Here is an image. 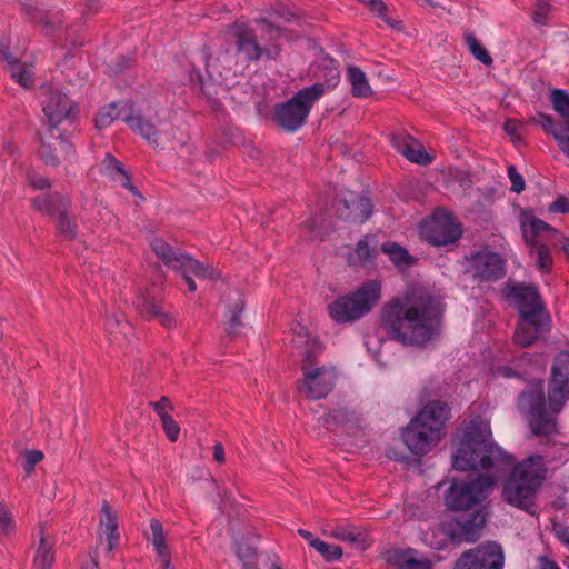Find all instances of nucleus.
<instances>
[{
	"instance_id": "obj_10",
	"label": "nucleus",
	"mask_w": 569,
	"mask_h": 569,
	"mask_svg": "<svg viewBox=\"0 0 569 569\" xmlns=\"http://www.w3.org/2000/svg\"><path fill=\"white\" fill-rule=\"evenodd\" d=\"M227 33L234 39L238 52L243 53L248 61H258L263 56L268 59H277L280 54L281 49L278 44L262 48L256 31L243 22L237 21L228 26Z\"/></svg>"
},
{
	"instance_id": "obj_58",
	"label": "nucleus",
	"mask_w": 569,
	"mask_h": 569,
	"mask_svg": "<svg viewBox=\"0 0 569 569\" xmlns=\"http://www.w3.org/2000/svg\"><path fill=\"white\" fill-rule=\"evenodd\" d=\"M550 102L552 107H569V93L562 89L550 91Z\"/></svg>"
},
{
	"instance_id": "obj_59",
	"label": "nucleus",
	"mask_w": 569,
	"mask_h": 569,
	"mask_svg": "<svg viewBox=\"0 0 569 569\" xmlns=\"http://www.w3.org/2000/svg\"><path fill=\"white\" fill-rule=\"evenodd\" d=\"M237 556L242 561V566L246 561L257 562V550L248 545H240L237 549Z\"/></svg>"
},
{
	"instance_id": "obj_3",
	"label": "nucleus",
	"mask_w": 569,
	"mask_h": 569,
	"mask_svg": "<svg viewBox=\"0 0 569 569\" xmlns=\"http://www.w3.org/2000/svg\"><path fill=\"white\" fill-rule=\"evenodd\" d=\"M515 459L492 441L487 421L471 420L463 429L458 449L452 456V466L457 470H488L495 467L512 466Z\"/></svg>"
},
{
	"instance_id": "obj_56",
	"label": "nucleus",
	"mask_w": 569,
	"mask_h": 569,
	"mask_svg": "<svg viewBox=\"0 0 569 569\" xmlns=\"http://www.w3.org/2000/svg\"><path fill=\"white\" fill-rule=\"evenodd\" d=\"M38 153L46 164L52 167H57L59 164L58 157L53 154L51 147L43 141L40 143Z\"/></svg>"
},
{
	"instance_id": "obj_11",
	"label": "nucleus",
	"mask_w": 569,
	"mask_h": 569,
	"mask_svg": "<svg viewBox=\"0 0 569 569\" xmlns=\"http://www.w3.org/2000/svg\"><path fill=\"white\" fill-rule=\"evenodd\" d=\"M505 555L497 542H486L465 551L453 569H503Z\"/></svg>"
},
{
	"instance_id": "obj_36",
	"label": "nucleus",
	"mask_w": 569,
	"mask_h": 569,
	"mask_svg": "<svg viewBox=\"0 0 569 569\" xmlns=\"http://www.w3.org/2000/svg\"><path fill=\"white\" fill-rule=\"evenodd\" d=\"M41 94L46 98L47 107H77V102H72L70 97L60 88L52 84L41 87Z\"/></svg>"
},
{
	"instance_id": "obj_63",
	"label": "nucleus",
	"mask_w": 569,
	"mask_h": 569,
	"mask_svg": "<svg viewBox=\"0 0 569 569\" xmlns=\"http://www.w3.org/2000/svg\"><path fill=\"white\" fill-rule=\"evenodd\" d=\"M549 210L556 213H569V199L565 196H559L550 204Z\"/></svg>"
},
{
	"instance_id": "obj_61",
	"label": "nucleus",
	"mask_w": 569,
	"mask_h": 569,
	"mask_svg": "<svg viewBox=\"0 0 569 569\" xmlns=\"http://www.w3.org/2000/svg\"><path fill=\"white\" fill-rule=\"evenodd\" d=\"M522 127L523 124L521 122L513 119H507L503 124L505 131L511 137L513 141L520 138V130Z\"/></svg>"
},
{
	"instance_id": "obj_54",
	"label": "nucleus",
	"mask_w": 569,
	"mask_h": 569,
	"mask_svg": "<svg viewBox=\"0 0 569 569\" xmlns=\"http://www.w3.org/2000/svg\"><path fill=\"white\" fill-rule=\"evenodd\" d=\"M43 452L40 450H26L24 460H26V472L27 475H31L34 470L37 463H39L43 459Z\"/></svg>"
},
{
	"instance_id": "obj_5",
	"label": "nucleus",
	"mask_w": 569,
	"mask_h": 569,
	"mask_svg": "<svg viewBox=\"0 0 569 569\" xmlns=\"http://www.w3.org/2000/svg\"><path fill=\"white\" fill-rule=\"evenodd\" d=\"M381 297V283L367 280L356 290L339 296L327 307L329 317L338 325L352 323L368 315Z\"/></svg>"
},
{
	"instance_id": "obj_13",
	"label": "nucleus",
	"mask_w": 569,
	"mask_h": 569,
	"mask_svg": "<svg viewBox=\"0 0 569 569\" xmlns=\"http://www.w3.org/2000/svg\"><path fill=\"white\" fill-rule=\"evenodd\" d=\"M473 278L479 281H497L506 274V261L501 254L482 250L467 257Z\"/></svg>"
},
{
	"instance_id": "obj_30",
	"label": "nucleus",
	"mask_w": 569,
	"mask_h": 569,
	"mask_svg": "<svg viewBox=\"0 0 569 569\" xmlns=\"http://www.w3.org/2000/svg\"><path fill=\"white\" fill-rule=\"evenodd\" d=\"M69 207L70 200L60 202L56 229L64 240L71 241L76 239L78 228L76 220L69 216Z\"/></svg>"
},
{
	"instance_id": "obj_1",
	"label": "nucleus",
	"mask_w": 569,
	"mask_h": 569,
	"mask_svg": "<svg viewBox=\"0 0 569 569\" xmlns=\"http://www.w3.org/2000/svg\"><path fill=\"white\" fill-rule=\"evenodd\" d=\"M569 400V351H560L553 359L548 379L547 398L542 380L532 381L517 399L519 412L523 416L533 436L547 447L560 445L551 438L559 435L557 416Z\"/></svg>"
},
{
	"instance_id": "obj_41",
	"label": "nucleus",
	"mask_w": 569,
	"mask_h": 569,
	"mask_svg": "<svg viewBox=\"0 0 569 569\" xmlns=\"http://www.w3.org/2000/svg\"><path fill=\"white\" fill-rule=\"evenodd\" d=\"M465 42L469 51L477 60H479L487 67L493 63V59L491 58L488 50L480 43V41L471 32L465 33Z\"/></svg>"
},
{
	"instance_id": "obj_42",
	"label": "nucleus",
	"mask_w": 569,
	"mask_h": 569,
	"mask_svg": "<svg viewBox=\"0 0 569 569\" xmlns=\"http://www.w3.org/2000/svg\"><path fill=\"white\" fill-rule=\"evenodd\" d=\"M78 109H43L48 126L57 128L62 122L72 123Z\"/></svg>"
},
{
	"instance_id": "obj_40",
	"label": "nucleus",
	"mask_w": 569,
	"mask_h": 569,
	"mask_svg": "<svg viewBox=\"0 0 569 569\" xmlns=\"http://www.w3.org/2000/svg\"><path fill=\"white\" fill-rule=\"evenodd\" d=\"M254 22L260 26L261 32L267 34L269 41H277L288 31L270 16L256 18Z\"/></svg>"
},
{
	"instance_id": "obj_27",
	"label": "nucleus",
	"mask_w": 569,
	"mask_h": 569,
	"mask_svg": "<svg viewBox=\"0 0 569 569\" xmlns=\"http://www.w3.org/2000/svg\"><path fill=\"white\" fill-rule=\"evenodd\" d=\"M330 536L340 540L357 546L360 549L366 548L368 533L362 527L352 525H337L331 528Z\"/></svg>"
},
{
	"instance_id": "obj_55",
	"label": "nucleus",
	"mask_w": 569,
	"mask_h": 569,
	"mask_svg": "<svg viewBox=\"0 0 569 569\" xmlns=\"http://www.w3.org/2000/svg\"><path fill=\"white\" fill-rule=\"evenodd\" d=\"M150 405L152 406L153 410L159 416V418L169 416L170 411H172L174 408L171 400L166 396L161 397L159 401L150 402Z\"/></svg>"
},
{
	"instance_id": "obj_2",
	"label": "nucleus",
	"mask_w": 569,
	"mask_h": 569,
	"mask_svg": "<svg viewBox=\"0 0 569 569\" xmlns=\"http://www.w3.org/2000/svg\"><path fill=\"white\" fill-rule=\"evenodd\" d=\"M440 301L425 289H412L393 298L381 310V326L389 338L423 348L440 333L442 321Z\"/></svg>"
},
{
	"instance_id": "obj_35",
	"label": "nucleus",
	"mask_w": 569,
	"mask_h": 569,
	"mask_svg": "<svg viewBox=\"0 0 569 569\" xmlns=\"http://www.w3.org/2000/svg\"><path fill=\"white\" fill-rule=\"evenodd\" d=\"M62 200H69V198L59 193H49L33 198L31 203L33 209L53 217L59 211V204Z\"/></svg>"
},
{
	"instance_id": "obj_44",
	"label": "nucleus",
	"mask_w": 569,
	"mask_h": 569,
	"mask_svg": "<svg viewBox=\"0 0 569 569\" xmlns=\"http://www.w3.org/2000/svg\"><path fill=\"white\" fill-rule=\"evenodd\" d=\"M311 547L317 550L327 561H336L342 557V548L338 545H330L319 540L311 542Z\"/></svg>"
},
{
	"instance_id": "obj_19",
	"label": "nucleus",
	"mask_w": 569,
	"mask_h": 569,
	"mask_svg": "<svg viewBox=\"0 0 569 569\" xmlns=\"http://www.w3.org/2000/svg\"><path fill=\"white\" fill-rule=\"evenodd\" d=\"M549 322L550 317H520L513 335L516 343L521 347L531 346L545 332Z\"/></svg>"
},
{
	"instance_id": "obj_52",
	"label": "nucleus",
	"mask_w": 569,
	"mask_h": 569,
	"mask_svg": "<svg viewBox=\"0 0 569 569\" xmlns=\"http://www.w3.org/2000/svg\"><path fill=\"white\" fill-rule=\"evenodd\" d=\"M355 253L360 262H368L373 259V250L369 247L366 239L359 240Z\"/></svg>"
},
{
	"instance_id": "obj_53",
	"label": "nucleus",
	"mask_w": 569,
	"mask_h": 569,
	"mask_svg": "<svg viewBox=\"0 0 569 569\" xmlns=\"http://www.w3.org/2000/svg\"><path fill=\"white\" fill-rule=\"evenodd\" d=\"M508 177L511 181V191L520 193L525 190V180L515 166L508 167Z\"/></svg>"
},
{
	"instance_id": "obj_46",
	"label": "nucleus",
	"mask_w": 569,
	"mask_h": 569,
	"mask_svg": "<svg viewBox=\"0 0 569 569\" xmlns=\"http://www.w3.org/2000/svg\"><path fill=\"white\" fill-rule=\"evenodd\" d=\"M123 109H108L103 112H100L94 118V124L98 129H103L109 127L116 119H121L123 117Z\"/></svg>"
},
{
	"instance_id": "obj_8",
	"label": "nucleus",
	"mask_w": 569,
	"mask_h": 569,
	"mask_svg": "<svg viewBox=\"0 0 569 569\" xmlns=\"http://www.w3.org/2000/svg\"><path fill=\"white\" fill-rule=\"evenodd\" d=\"M150 247L156 256L169 268L179 271L181 268L192 270L197 278H212L214 270L211 266L204 264L178 248H173L160 238H153Z\"/></svg>"
},
{
	"instance_id": "obj_24",
	"label": "nucleus",
	"mask_w": 569,
	"mask_h": 569,
	"mask_svg": "<svg viewBox=\"0 0 569 569\" xmlns=\"http://www.w3.org/2000/svg\"><path fill=\"white\" fill-rule=\"evenodd\" d=\"M522 237L528 247L540 243L538 237L546 231H553L550 224L537 218L531 212H523L520 218Z\"/></svg>"
},
{
	"instance_id": "obj_20",
	"label": "nucleus",
	"mask_w": 569,
	"mask_h": 569,
	"mask_svg": "<svg viewBox=\"0 0 569 569\" xmlns=\"http://www.w3.org/2000/svg\"><path fill=\"white\" fill-rule=\"evenodd\" d=\"M137 312L146 320H158L166 328L174 326V318L162 311L160 303L154 297L147 292H141L133 301Z\"/></svg>"
},
{
	"instance_id": "obj_28",
	"label": "nucleus",
	"mask_w": 569,
	"mask_h": 569,
	"mask_svg": "<svg viewBox=\"0 0 569 569\" xmlns=\"http://www.w3.org/2000/svg\"><path fill=\"white\" fill-rule=\"evenodd\" d=\"M325 93V84L317 82L310 87L299 90L287 101L276 103L273 107H312V104Z\"/></svg>"
},
{
	"instance_id": "obj_37",
	"label": "nucleus",
	"mask_w": 569,
	"mask_h": 569,
	"mask_svg": "<svg viewBox=\"0 0 569 569\" xmlns=\"http://www.w3.org/2000/svg\"><path fill=\"white\" fill-rule=\"evenodd\" d=\"M236 295L238 298L236 299L233 306L229 308L228 320L226 322V331L231 337H236L240 332L242 327L240 317L244 309V300L238 292H236Z\"/></svg>"
},
{
	"instance_id": "obj_17",
	"label": "nucleus",
	"mask_w": 569,
	"mask_h": 569,
	"mask_svg": "<svg viewBox=\"0 0 569 569\" xmlns=\"http://www.w3.org/2000/svg\"><path fill=\"white\" fill-rule=\"evenodd\" d=\"M310 109H259V114L268 122L292 132L307 120Z\"/></svg>"
},
{
	"instance_id": "obj_33",
	"label": "nucleus",
	"mask_w": 569,
	"mask_h": 569,
	"mask_svg": "<svg viewBox=\"0 0 569 569\" xmlns=\"http://www.w3.org/2000/svg\"><path fill=\"white\" fill-rule=\"evenodd\" d=\"M381 251L387 254L390 261L399 269L408 268L415 262V259L409 254L407 249L397 242H385L381 246Z\"/></svg>"
},
{
	"instance_id": "obj_29",
	"label": "nucleus",
	"mask_w": 569,
	"mask_h": 569,
	"mask_svg": "<svg viewBox=\"0 0 569 569\" xmlns=\"http://www.w3.org/2000/svg\"><path fill=\"white\" fill-rule=\"evenodd\" d=\"M342 203L343 207L349 210V213H340V217L343 219L362 223L369 219L372 213V203L367 197H356V199L351 201V204L347 200H343Z\"/></svg>"
},
{
	"instance_id": "obj_4",
	"label": "nucleus",
	"mask_w": 569,
	"mask_h": 569,
	"mask_svg": "<svg viewBox=\"0 0 569 569\" xmlns=\"http://www.w3.org/2000/svg\"><path fill=\"white\" fill-rule=\"evenodd\" d=\"M547 476L545 457L532 455L517 463L502 483L501 496L512 507L533 513L536 498Z\"/></svg>"
},
{
	"instance_id": "obj_18",
	"label": "nucleus",
	"mask_w": 569,
	"mask_h": 569,
	"mask_svg": "<svg viewBox=\"0 0 569 569\" xmlns=\"http://www.w3.org/2000/svg\"><path fill=\"white\" fill-rule=\"evenodd\" d=\"M415 417L431 430L436 429V432L443 437L446 435V423L451 417V409L445 401L431 400Z\"/></svg>"
},
{
	"instance_id": "obj_60",
	"label": "nucleus",
	"mask_w": 569,
	"mask_h": 569,
	"mask_svg": "<svg viewBox=\"0 0 569 569\" xmlns=\"http://www.w3.org/2000/svg\"><path fill=\"white\" fill-rule=\"evenodd\" d=\"M495 375L503 378H521L523 372L511 365H503L496 367Z\"/></svg>"
},
{
	"instance_id": "obj_47",
	"label": "nucleus",
	"mask_w": 569,
	"mask_h": 569,
	"mask_svg": "<svg viewBox=\"0 0 569 569\" xmlns=\"http://www.w3.org/2000/svg\"><path fill=\"white\" fill-rule=\"evenodd\" d=\"M322 352V346L317 341H308L307 349L302 359V371L305 372V367L316 368L315 363L317 362L318 356Z\"/></svg>"
},
{
	"instance_id": "obj_16",
	"label": "nucleus",
	"mask_w": 569,
	"mask_h": 569,
	"mask_svg": "<svg viewBox=\"0 0 569 569\" xmlns=\"http://www.w3.org/2000/svg\"><path fill=\"white\" fill-rule=\"evenodd\" d=\"M122 121L128 127L150 141L157 136L159 117L154 109H123Z\"/></svg>"
},
{
	"instance_id": "obj_22",
	"label": "nucleus",
	"mask_w": 569,
	"mask_h": 569,
	"mask_svg": "<svg viewBox=\"0 0 569 569\" xmlns=\"http://www.w3.org/2000/svg\"><path fill=\"white\" fill-rule=\"evenodd\" d=\"M532 121L539 122L542 129L553 137L560 150L569 158V132L563 122L541 112L538 113L537 118H532Z\"/></svg>"
},
{
	"instance_id": "obj_64",
	"label": "nucleus",
	"mask_w": 569,
	"mask_h": 569,
	"mask_svg": "<svg viewBox=\"0 0 569 569\" xmlns=\"http://www.w3.org/2000/svg\"><path fill=\"white\" fill-rule=\"evenodd\" d=\"M552 531L555 536L569 548V526H563L560 523L552 525Z\"/></svg>"
},
{
	"instance_id": "obj_23",
	"label": "nucleus",
	"mask_w": 569,
	"mask_h": 569,
	"mask_svg": "<svg viewBox=\"0 0 569 569\" xmlns=\"http://www.w3.org/2000/svg\"><path fill=\"white\" fill-rule=\"evenodd\" d=\"M151 533L148 536V540L152 543L154 551L157 552V560L161 563L163 569H173L171 567V552L166 542L164 531L162 523L153 518L150 520Z\"/></svg>"
},
{
	"instance_id": "obj_21",
	"label": "nucleus",
	"mask_w": 569,
	"mask_h": 569,
	"mask_svg": "<svg viewBox=\"0 0 569 569\" xmlns=\"http://www.w3.org/2000/svg\"><path fill=\"white\" fill-rule=\"evenodd\" d=\"M386 562L392 569H432L428 558H418L417 551L408 549H390L385 553Z\"/></svg>"
},
{
	"instance_id": "obj_48",
	"label": "nucleus",
	"mask_w": 569,
	"mask_h": 569,
	"mask_svg": "<svg viewBox=\"0 0 569 569\" xmlns=\"http://www.w3.org/2000/svg\"><path fill=\"white\" fill-rule=\"evenodd\" d=\"M551 9L550 0H536L532 12V20L536 24L545 26L548 23L549 12Z\"/></svg>"
},
{
	"instance_id": "obj_32",
	"label": "nucleus",
	"mask_w": 569,
	"mask_h": 569,
	"mask_svg": "<svg viewBox=\"0 0 569 569\" xmlns=\"http://www.w3.org/2000/svg\"><path fill=\"white\" fill-rule=\"evenodd\" d=\"M316 73L318 78H322L327 88H333L340 79V70L338 62L328 54L319 58L316 62Z\"/></svg>"
},
{
	"instance_id": "obj_39",
	"label": "nucleus",
	"mask_w": 569,
	"mask_h": 569,
	"mask_svg": "<svg viewBox=\"0 0 569 569\" xmlns=\"http://www.w3.org/2000/svg\"><path fill=\"white\" fill-rule=\"evenodd\" d=\"M11 77L23 88L29 89L33 86V73L31 66L19 61H9Z\"/></svg>"
},
{
	"instance_id": "obj_31",
	"label": "nucleus",
	"mask_w": 569,
	"mask_h": 569,
	"mask_svg": "<svg viewBox=\"0 0 569 569\" xmlns=\"http://www.w3.org/2000/svg\"><path fill=\"white\" fill-rule=\"evenodd\" d=\"M393 146L400 151L409 161L418 164H430L433 158L422 148H415L409 144L406 139L393 136L391 139Z\"/></svg>"
},
{
	"instance_id": "obj_51",
	"label": "nucleus",
	"mask_w": 569,
	"mask_h": 569,
	"mask_svg": "<svg viewBox=\"0 0 569 569\" xmlns=\"http://www.w3.org/2000/svg\"><path fill=\"white\" fill-rule=\"evenodd\" d=\"M268 16H270L272 19L280 22L282 20L283 22H292L299 19L298 13L290 11L287 7L280 4L276 8H272Z\"/></svg>"
},
{
	"instance_id": "obj_62",
	"label": "nucleus",
	"mask_w": 569,
	"mask_h": 569,
	"mask_svg": "<svg viewBox=\"0 0 569 569\" xmlns=\"http://www.w3.org/2000/svg\"><path fill=\"white\" fill-rule=\"evenodd\" d=\"M28 181L33 189L43 190L50 188V181L48 178L39 176L34 172L28 173Z\"/></svg>"
},
{
	"instance_id": "obj_26",
	"label": "nucleus",
	"mask_w": 569,
	"mask_h": 569,
	"mask_svg": "<svg viewBox=\"0 0 569 569\" xmlns=\"http://www.w3.org/2000/svg\"><path fill=\"white\" fill-rule=\"evenodd\" d=\"M101 513L100 527L108 540V552L111 553L120 538L118 532V516L111 510L107 500L102 502Z\"/></svg>"
},
{
	"instance_id": "obj_15",
	"label": "nucleus",
	"mask_w": 569,
	"mask_h": 569,
	"mask_svg": "<svg viewBox=\"0 0 569 569\" xmlns=\"http://www.w3.org/2000/svg\"><path fill=\"white\" fill-rule=\"evenodd\" d=\"M336 380L337 372L332 367H305L302 383L309 399L326 398L333 389Z\"/></svg>"
},
{
	"instance_id": "obj_34",
	"label": "nucleus",
	"mask_w": 569,
	"mask_h": 569,
	"mask_svg": "<svg viewBox=\"0 0 569 569\" xmlns=\"http://www.w3.org/2000/svg\"><path fill=\"white\" fill-rule=\"evenodd\" d=\"M348 79L351 84V92L355 97L366 98L371 94V89L366 74L360 68L356 66L349 67Z\"/></svg>"
},
{
	"instance_id": "obj_49",
	"label": "nucleus",
	"mask_w": 569,
	"mask_h": 569,
	"mask_svg": "<svg viewBox=\"0 0 569 569\" xmlns=\"http://www.w3.org/2000/svg\"><path fill=\"white\" fill-rule=\"evenodd\" d=\"M358 1L366 4L372 13H375L377 17H379L386 23L393 26L387 14L388 8L382 0H358Z\"/></svg>"
},
{
	"instance_id": "obj_25",
	"label": "nucleus",
	"mask_w": 569,
	"mask_h": 569,
	"mask_svg": "<svg viewBox=\"0 0 569 569\" xmlns=\"http://www.w3.org/2000/svg\"><path fill=\"white\" fill-rule=\"evenodd\" d=\"M104 172L112 178V180L118 181L123 188L129 190L132 194L142 198L140 191L136 186H133L130 181L129 173L124 170L122 163L117 160L112 154H106L102 161Z\"/></svg>"
},
{
	"instance_id": "obj_12",
	"label": "nucleus",
	"mask_w": 569,
	"mask_h": 569,
	"mask_svg": "<svg viewBox=\"0 0 569 569\" xmlns=\"http://www.w3.org/2000/svg\"><path fill=\"white\" fill-rule=\"evenodd\" d=\"M505 293L506 298L517 306L519 317H550L537 287L523 283L507 284Z\"/></svg>"
},
{
	"instance_id": "obj_45",
	"label": "nucleus",
	"mask_w": 569,
	"mask_h": 569,
	"mask_svg": "<svg viewBox=\"0 0 569 569\" xmlns=\"http://www.w3.org/2000/svg\"><path fill=\"white\" fill-rule=\"evenodd\" d=\"M353 411H350L347 408L340 407L335 410L329 411L323 417V421L328 426L337 425L342 426L349 422L353 418Z\"/></svg>"
},
{
	"instance_id": "obj_7",
	"label": "nucleus",
	"mask_w": 569,
	"mask_h": 569,
	"mask_svg": "<svg viewBox=\"0 0 569 569\" xmlns=\"http://www.w3.org/2000/svg\"><path fill=\"white\" fill-rule=\"evenodd\" d=\"M421 237L435 247L456 243L462 236V227L452 213L438 208L433 214L420 224Z\"/></svg>"
},
{
	"instance_id": "obj_38",
	"label": "nucleus",
	"mask_w": 569,
	"mask_h": 569,
	"mask_svg": "<svg viewBox=\"0 0 569 569\" xmlns=\"http://www.w3.org/2000/svg\"><path fill=\"white\" fill-rule=\"evenodd\" d=\"M530 257L535 260L536 267L542 273H549L551 271L553 261L548 246L537 243L535 247H530Z\"/></svg>"
},
{
	"instance_id": "obj_43",
	"label": "nucleus",
	"mask_w": 569,
	"mask_h": 569,
	"mask_svg": "<svg viewBox=\"0 0 569 569\" xmlns=\"http://www.w3.org/2000/svg\"><path fill=\"white\" fill-rule=\"evenodd\" d=\"M54 562L52 547L41 537L40 545L34 557V567L37 569H51Z\"/></svg>"
},
{
	"instance_id": "obj_57",
	"label": "nucleus",
	"mask_w": 569,
	"mask_h": 569,
	"mask_svg": "<svg viewBox=\"0 0 569 569\" xmlns=\"http://www.w3.org/2000/svg\"><path fill=\"white\" fill-rule=\"evenodd\" d=\"M20 9L30 21H36L39 16V10L37 8V1L36 0H19Z\"/></svg>"
},
{
	"instance_id": "obj_14",
	"label": "nucleus",
	"mask_w": 569,
	"mask_h": 569,
	"mask_svg": "<svg viewBox=\"0 0 569 569\" xmlns=\"http://www.w3.org/2000/svg\"><path fill=\"white\" fill-rule=\"evenodd\" d=\"M401 438L415 456H423L435 447L442 437L431 430L427 425L413 417L408 426L402 429Z\"/></svg>"
},
{
	"instance_id": "obj_9",
	"label": "nucleus",
	"mask_w": 569,
	"mask_h": 569,
	"mask_svg": "<svg viewBox=\"0 0 569 569\" xmlns=\"http://www.w3.org/2000/svg\"><path fill=\"white\" fill-rule=\"evenodd\" d=\"M486 523V515L481 509H476L469 515H461L446 519L441 522L442 533L451 543L475 542L480 538Z\"/></svg>"
},
{
	"instance_id": "obj_6",
	"label": "nucleus",
	"mask_w": 569,
	"mask_h": 569,
	"mask_svg": "<svg viewBox=\"0 0 569 569\" xmlns=\"http://www.w3.org/2000/svg\"><path fill=\"white\" fill-rule=\"evenodd\" d=\"M496 485L491 475H478L468 480H455L445 493V505L452 511L471 510L485 501Z\"/></svg>"
},
{
	"instance_id": "obj_50",
	"label": "nucleus",
	"mask_w": 569,
	"mask_h": 569,
	"mask_svg": "<svg viewBox=\"0 0 569 569\" xmlns=\"http://www.w3.org/2000/svg\"><path fill=\"white\" fill-rule=\"evenodd\" d=\"M160 420L167 438L171 442H176L180 435V427L178 422L171 417V415L164 416L160 418Z\"/></svg>"
}]
</instances>
